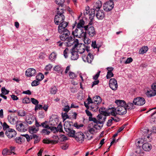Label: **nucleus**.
I'll return each instance as SVG.
<instances>
[{"instance_id": "58836bf2", "label": "nucleus", "mask_w": 156, "mask_h": 156, "mask_svg": "<svg viewBox=\"0 0 156 156\" xmlns=\"http://www.w3.org/2000/svg\"><path fill=\"white\" fill-rule=\"evenodd\" d=\"M18 115L20 116L23 117L26 115V113L24 110H20L17 112Z\"/></svg>"}, {"instance_id": "473e14b6", "label": "nucleus", "mask_w": 156, "mask_h": 156, "mask_svg": "<svg viewBox=\"0 0 156 156\" xmlns=\"http://www.w3.org/2000/svg\"><path fill=\"white\" fill-rule=\"evenodd\" d=\"M148 50V47L147 46H144L140 49L139 51V54H143L146 52Z\"/></svg>"}, {"instance_id": "4be33fe9", "label": "nucleus", "mask_w": 156, "mask_h": 156, "mask_svg": "<svg viewBox=\"0 0 156 156\" xmlns=\"http://www.w3.org/2000/svg\"><path fill=\"white\" fill-rule=\"evenodd\" d=\"M97 117L98 118V123L101 124H103L106 118V116L102 114L98 115Z\"/></svg>"}, {"instance_id": "f8f14e48", "label": "nucleus", "mask_w": 156, "mask_h": 156, "mask_svg": "<svg viewBox=\"0 0 156 156\" xmlns=\"http://www.w3.org/2000/svg\"><path fill=\"white\" fill-rule=\"evenodd\" d=\"M106 114L108 115H111L112 116H116L117 114L116 108H115L114 107L109 108L107 110Z\"/></svg>"}, {"instance_id": "49530a36", "label": "nucleus", "mask_w": 156, "mask_h": 156, "mask_svg": "<svg viewBox=\"0 0 156 156\" xmlns=\"http://www.w3.org/2000/svg\"><path fill=\"white\" fill-rule=\"evenodd\" d=\"M67 112H66L64 113H62V119L64 120H65L69 118V116L67 115Z\"/></svg>"}, {"instance_id": "412c9836", "label": "nucleus", "mask_w": 156, "mask_h": 156, "mask_svg": "<svg viewBox=\"0 0 156 156\" xmlns=\"http://www.w3.org/2000/svg\"><path fill=\"white\" fill-rule=\"evenodd\" d=\"M77 50V52L79 53L82 54L83 53L85 50V45L84 44H78L76 48Z\"/></svg>"}, {"instance_id": "4468645a", "label": "nucleus", "mask_w": 156, "mask_h": 156, "mask_svg": "<svg viewBox=\"0 0 156 156\" xmlns=\"http://www.w3.org/2000/svg\"><path fill=\"white\" fill-rule=\"evenodd\" d=\"M7 119L9 122L12 124H16L17 122V117L14 116L12 114L9 115Z\"/></svg>"}, {"instance_id": "c85d7f7f", "label": "nucleus", "mask_w": 156, "mask_h": 156, "mask_svg": "<svg viewBox=\"0 0 156 156\" xmlns=\"http://www.w3.org/2000/svg\"><path fill=\"white\" fill-rule=\"evenodd\" d=\"M102 6L101 2L99 0L98 1L93 7V8L96 9V10L100 9Z\"/></svg>"}, {"instance_id": "ea45409f", "label": "nucleus", "mask_w": 156, "mask_h": 156, "mask_svg": "<svg viewBox=\"0 0 156 156\" xmlns=\"http://www.w3.org/2000/svg\"><path fill=\"white\" fill-rule=\"evenodd\" d=\"M69 76L70 78L72 79H75L77 77V76L74 73L71 72H69Z\"/></svg>"}, {"instance_id": "4c0bfd02", "label": "nucleus", "mask_w": 156, "mask_h": 156, "mask_svg": "<svg viewBox=\"0 0 156 156\" xmlns=\"http://www.w3.org/2000/svg\"><path fill=\"white\" fill-rule=\"evenodd\" d=\"M65 1V0H56L55 2L57 4L61 6V7L59 6L58 8H61L62 7V6Z\"/></svg>"}, {"instance_id": "6e6552de", "label": "nucleus", "mask_w": 156, "mask_h": 156, "mask_svg": "<svg viewBox=\"0 0 156 156\" xmlns=\"http://www.w3.org/2000/svg\"><path fill=\"white\" fill-rule=\"evenodd\" d=\"M76 140L78 142L81 141V142L84 140L85 136L83 133L81 132H77L75 134L74 137Z\"/></svg>"}, {"instance_id": "13d9d810", "label": "nucleus", "mask_w": 156, "mask_h": 156, "mask_svg": "<svg viewBox=\"0 0 156 156\" xmlns=\"http://www.w3.org/2000/svg\"><path fill=\"white\" fill-rule=\"evenodd\" d=\"M39 84V82L38 81L34 80L31 83V85L32 86H36Z\"/></svg>"}, {"instance_id": "2eb2a0df", "label": "nucleus", "mask_w": 156, "mask_h": 156, "mask_svg": "<svg viewBox=\"0 0 156 156\" xmlns=\"http://www.w3.org/2000/svg\"><path fill=\"white\" fill-rule=\"evenodd\" d=\"M74 36L73 37L70 36L67 39L66 41L67 47H71L73 45L74 43Z\"/></svg>"}, {"instance_id": "a878e982", "label": "nucleus", "mask_w": 156, "mask_h": 156, "mask_svg": "<svg viewBox=\"0 0 156 156\" xmlns=\"http://www.w3.org/2000/svg\"><path fill=\"white\" fill-rule=\"evenodd\" d=\"M34 139V143L37 144L41 140V138L35 134H33L31 135V140Z\"/></svg>"}, {"instance_id": "6e6d98bb", "label": "nucleus", "mask_w": 156, "mask_h": 156, "mask_svg": "<svg viewBox=\"0 0 156 156\" xmlns=\"http://www.w3.org/2000/svg\"><path fill=\"white\" fill-rule=\"evenodd\" d=\"M52 67V66L51 64H49L45 66V69L47 71H49L51 70Z\"/></svg>"}, {"instance_id": "37998d69", "label": "nucleus", "mask_w": 156, "mask_h": 156, "mask_svg": "<svg viewBox=\"0 0 156 156\" xmlns=\"http://www.w3.org/2000/svg\"><path fill=\"white\" fill-rule=\"evenodd\" d=\"M82 38L84 39V42L85 44H88L90 43L91 41L90 39H89L87 37L86 35L85 37Z\"/></svg>"}, {"instance_id": "0eeeda50", "label": "nucleus", "mask_w": 156, "mask_h": 156, "mask_svg": "<svg viewBox=\"0 0 156 156\" xmlns=\"http://www.w3.org/2000/svg\"><path fill=\"white\" fill-rule=\"evenodd\" d=\"M112 0H110L104 5V9L105 11H110L113 9L114 7V4Z\"/></svg>"}, {"instance_id": "cd10ccee", "label": "nucleus", "mask_w": 156, "mask_h": 156, "mask_svg": "<svg viewBox=\"0 0 156 156\" xmlns=\"http://www.w3.org/2000/svg\"><path fill=\"white\" fill-rule=\"evenodd\" d=\"M134 105L133 102H128L127 104L126 103L125 106L127 109L130 110L134 109L135 108V106Z\"/></svg>"}, {"instance_id": "603ef678", "label": "nucleus", "mask_w": 156, "mask_h": 156, "mask_svg": "<svg viewBox=\"0 0 156 156\" xmlns=\"http://www.w3.org/2000/svg\"><path fill=\"white\" fill-rule=\"evenodd\" d=\"M69 145L67 144H65L61 146V148L63 150H66L68 148Z\"/></svg>"}, {"instance_id": "0e129e2a", "label": "nucleus", "mask_w": 156, "mask_h": 156, "mask_svg": "<svg viewBox=\"0 0 156 156\" xmlns=\"http://www.w3.org/2000/svg\"><path fill=\"white\" fill-rule=\"evenodd\" d=\"M8 149L5 148L2 151V154L4 156H6L7 155V153H8Z\"/></svg>"}, {"instance_id": "9d476101", "label": "nucleus", "mask_w": 156, "mask_h": 156, "mask_svg": "<svg viewBox=\"0 0 156 156\" xmlns=\"http://www.w3.org/2000/svg\"><path fill=\"white\" fill-rule=\"evenodd\" d=\"M5 134L9 138H11L16 136V132L14 129L9 128L6 131Z\"/></svg>"}, {"instance_id": "f3484780", "label": "nucleus", "mask_w": 156, "mask_h": 156, "mask_svg": "<svg viewBox=\"0 0 156 156\" xmlns=\"http://www.w3.org/2000/svg\"><path fill=\"white\" fill-rule=\"evenodd\" d=\"M20 121H18L17 122L16 127V129L19 131L20 132H24L25 130H26L25 129L24 126L23 125V124L20 122Z\"/></svg>"}, {"instance_id": "f704fd0d", "label": "nucleus", "mask_w": 156, "mask_h": 156, "mask_svg": "<svg viewBox=\"0 0 156 156\" xmlns=\"http://www.w3.org/2000/svg\"><path fill=\"white\" fill-rule=\"evenodd\" d=\"M36 77L37 80L38 81H41L44 78V76L42 73H38V75L36 76Z\"/></svg>"}, {"instance_id": "c03bdc74", "label": "nucleus", "mask_w": 156, "mask_h": 156, "mask_svg": "<svg viewBox=\"0 0 156 156\" xmlns=\"http://www.w3.org/2000/svg\"><path fill=\"white\" fill-rule=\"evenodd\" d=\"M23 137L20 136L17 137L15 138V140L17 143L21 144L22 142V140L23 139Z\"/></svg>"}, {"instance_id": "c9c22d12", "label": "nucleus", "mask_w": 156, "mask_h": 156, "mask_svg": "<svg viewBox=\"0 0 156 156\" xmlns=\"http://www.w3.org/2000/svg\"><path fill=\"white\" fill-rule=\"evenodd\" d=\"M57 91V89L55 86L52 87H51L50 90V92L52 94H55Z\"/></svg>"}, {"instance_id": "ddd939ff", "label": "nucleus", "mask_w": 156, "mask_h": 156, "mask_svg": "<svg viewBox=\"0 0 156 156\" xmlns=\"http://www.w3.org/2000/svg\"><path fill=\"white\" fill-rule=\"evenodd\" d=\"M64 129L65 131L68 133V135L69 136L73 137H74L75 135V131L71 129L69 127H68L67 126H66L65 124L64 125Z\"/></svg>"}, {"instance_id": "aec40b11", "label": "nucleus", "mask_w": 156, "mask_h": 156, "mask_svg": "<svg viewBox=\"0 0 156 156\" xmlns=\"http://www.w3.org/2000/svg\"><path fill=\"white\" fill-rule=\"evenodd\" d=\"M96 16L97 18L99 20L102 19L105 17V14L103 11L100 9L96 10Z\"/></svg>"}, {"instance_id": "a211bd4d", "label": "nucleus", "mask_w": 156, "mask_h": 156, "mask_svg": "<svg viewBox=\"0 0 156 156\" xmlns=\"http://www.w3.org/2000/svg\"><path fill=\"white\" fill-rule=\"evenodd\" d=\"M36 118L33 115L30 114L26 116V121L29 124H31L36 119Z\"/></svg>"}, {"instance_id": "dca6fc26", "label": "nucleus", "mask_w": 156, "mask_h": 156, "mask_svg": "<svg viewBox=\"0 0 156 156\" xmlns=\"http://www.w3.org/2000/svg\"><path fill=\"white\" fill-rule=\"evenodd\" d=\"M36 73V70L33 68H29L26 71L25 75L26 76L31 77L35 75Z\"/></svg>"}, {"instance_id": "bb28decb", "label": "nucleus", "mask_w": 156, "mask_h": 156, "mask_svg": "<svg viewBox=\"0 0 156 156\" xmlns=\"http://www.w3.org/2000/svg\"><path fill=\"white\" fill-rule=\"evenodd\" d=\"M85 23L83 19H80L77 24L76 28L84 29Z\"/></svg>"}, {"instance_id": "a19ab883", "label": "nucleus", "mask_w": 156, "mask_h": 156, "mask_svg": "<svg viewBox=\"0 0 156 156\" xmlns=\"http://www.w3.org/2000/svg\"><path fill=\"white\" fill-rule=\"evenodd\" d=\"M22 102L25 104L29 103L30 102V99L29 98H25L23 99Z\"/></svg>"}, {"instance_id": "423d86ee", "label": "nucleus", "mask_w": 156, "mask_h": 156, "mask_svg": "<svg viewBox=\"0 0 156 156\" xmlns=\"http://www.w3.org/2000/svg\"><path fill=\"white\" fill-rule=\"evenodd\" d=\"M133 102L135 105H143L145 103V100L143 97H139L134 98Z\"/></svg>"}, {"instance_id": "774afa93", "label": "nucleus", "mask_w": 156, "mask_h": 156, "mask_svg": "<svg viewBox=\"0 0 156 156\" xmlns=\"http://www.w3.org/2000/svg\"><path fill=\"white\" fill-rule=\"evenodd\" d=\"M69 110V107L68 105L65 106L63 109V110L66 112H67Z\"/></svg>"}, {"instance_id": "f257e3e1", "label": "nucleus", "mask_w": 156, "mask_h": 156, "mask_svg": "<svg viewBox=\"0 0 156 156\" xmlns=\"http://www.w3.org/2000/svg\"><path fill=\"white\" fill-rule=\"evenodd\" d=\"M56 14L54 18V22L55 24L59 25L58 27V30L60 32L61 31L60 28L66 27L68 25V23L64 21L65 16L64 15V9L62 7L57 8Z\"/></svg>"}, {"instance_id": "052dcab7", "label": "nucleus", "mask_w": 156, "mask_h": 156, "mask_svg": "<svg viewBox=\"0 0 156 156\" xmlns=\"http://www.w3.org/2000/svg\"><path fill=\"white\" fill-rule=\"evenodd\" d=\"M133 59L131 58H127L125 62V63L126 64L129 63L133 61Z\"/></svg>"}, {"instance_id": "de8ad7c7", "label": "nucleus", "mask_w": 156, "mask_h": 156, "mask_svg": "<svg viewBox=\"0 0 156 156\" xmlns=\"http://www.w3.org/2000/svg\"><path fill=\"white\" fill-rule=\"evenodd\" d=\"M21 136L25 137L27 139V141L28 142H29L30 141V140H31V135H30V136H29L27 134H25L21 135Z\"/></svg>"}, {"instance_id": "c756f323", "label": "nucleus", "mask_w": 156, "mask_h": 156, "mask_svg": "<svg viewBox=\"0 0 156 156\" xmlns=\"http://www.w3.org/2000/svg\"><path fill=\"white\" fill-rule=\"evenodd\" d=\"M94 101V103L95 104H98L100 103L101 101V99L100 97L96 96L93 98Z\"/></svg>"}, {"instance_id": "b1692460", "label": "nucleus", "mask_w": 156, "mask_h": 156, "mask_svg": "<svg viewBox=\"0 0 156 156\" xmlns=\"http://www.w3.org/2000/svg\"><path fill=\"white\" fill-rule=\"evenodd\" d=\"M146 95L149 98L154 96L156 95V91L151 89L148 90L145 93Z\"/></svg>"}, {"instance_id": "72a5a7b5", "label": "nucleus", "mask_w": 156, "mask_h": 156, "mask_svg": "<svg viewBox=\"0 0 156 156\" xmlns=\"http://www.w3.org/2000/svg\"><path fill=\"white\" fill-rule=\"evenodd\" d=\"M54 70L58 73H61L62 74L63 72V69L59 66H55L54 68Z\"/></svg>"}, {"instance_id": "6ab92c4d", "label": "nucleus", "mask_w": 156, "mask_h": 156, "mask_svg": "<svg viewBox=\"0 0 156 156\" xmlns=\"http://www.w3.org/2000/svg\"><path fill=\"white\" fill-rule=\"evenodd\" d=\"M72 54L71 59L73 60H77L79 58V55L78 52L76 51V48H72L71 49Z\"/></svg>"}, {"instance_id": "680f3d73", "label": "nucleus", "mask_w": 156, "mask_h": 156, "mask_svg": "<svg viewBox=\"0 0 156 156\" xmlns=\"http://www.w3.org/2000/svg\"><path fill=\"white\" fill-rule=\"evenodd\" d=\"M91 46L93 47L94 48H98V47H97V45L96 44V42L95 41H92V44H91ZM98 50L99 49H98Z\"/></svg>"}, {"instance_id": "7ed1b4c3", "label": "nucleus", "mask_w": 156, "mask_h": 156, "mask_svg": "<svg viewBox=\"0 0 156 156\" xmlns=\"http://www.w3.org/2000/svg\"><path fill=\"white\" fill-rule=\"evenodd\" d=\"M93 23V21H90L88 25L84 27L85 31H87V32L90 37H93L96 34L94 28L92 26Z\"/></svg>"}, {"instance_id": "9b49d317", "label": "nucleus", "mask_w": 156, "mask_h": 156, "mask_svg": "<svg viewBox=\"0 0 156 156\" xmlns=\"http://www.w3.org/2000/svg\"><path fill=\"white\" fill-rule=\"evenodd\" d=\"M82 58L84 61L90 63L94 59V56L92 54L89 53L87 56L85 55H83Z\"/></svg>"}, {"instance_id": "1a4fd4ad", "label": "nucleus", "mask_w": 156, "mask_h": 156, "mask_svg": "<svg viewBox=\"0 0 156 156\" xmlns=\"http://www.w3.org/2000/svg\"><path fill=\"white\" fill-rule=\"evenodd\" d=\"M109 86L113 90H116L118 87L117 81L115 78H112L109 81Z\"/></svg>"}, {"instance_id": "5701e85b", "label": "nucleus", "mask_w": 156, "mask_h": 156, "mask_svg": "<svg viewBox=\"0 0 156 156\" xmlns=\"http://www.w3.org/2000/svg\"><path fill=\"white\" fill-rule=\"evenodd\" d=\"M96 11V10L94 9H91L88 11V13H89V18L90 21H93L94 18L95 16V12Z\"/></svg>"}, {"instance_id": "864d4df0", "label": "nucleus", "mask_w": 156, "mask_h": 156, "mask_svg": "<svg viewBox=\"0 0 156 156\" xmlns=\"http://www.w3.org/2000/svg\"><path fill=\"white\" fill-rule=\"evenodd\" d=\"M31 101L32 103L35 105H37L38 104V101L34 98H31Z\"/></svg>"}, {"instance_id": "5fc2aeb1", "label": "nucleus", "mask_w": 156, "mask_h": 156, "mask_svg": "<svg viewBox=\"0 0 156 156\" xmlns=\"http://www.w3.org/2000/svg\"><path fill=\"white\" fill-rule=\"evenodd\" d=\"M113 76L114 74L112 72H107V74L106 75V78L107 79H110L111 77H113Z\"/></svg>"}, {"instance_id": "39448f33", "label": "nucleus", "mask_w": 156, "mask_h": 156, "mask_svg": "<svg viewBox=\"0 0 156 156\" xmlns=\"http://www.w3.org/2000/svg\"><path fill=\"white\" fill-rule=\"evenodd\" d=\"M66 27H62V29L60 28L61 30L60 32L58 30V33L62 34L59 36V37L60 39L62 41H66L69 37V35L70 34L69 31L66 28Z\"/></svg>"}, {"instance_id": "79ce46f5", "label": "nucleus", "mask_w": 156, "mask_h": 156, "mask_svg": "<svg viewBox=\"0 0 156 156\" xmlns=\"http://www.w3.org/2000/svg\"><path fill=\"white\" fill-rule=\"evenodd\" d=\"M1 91V94H8L9 92V91L6 90L5 87H3L2 88Z\"/></svg>"}, {"instance_id": "a18cd8bd", "label": "nucleus", "mask_w": 156, "mask_h": 156, "mask_svg": "<svg viewBox=\"0 0 156 156\" xmlns=\"http://www.w3.org/2000/svg\"><path fill=\"white\" fill-rule=\"evenodd\" d=\"M62 126L61 123H59L58 126L57 128V132L59 131L60 132H62Z\"/></svg>"}, {"instance_id": "2f4dec72", "label": "nucleus", "mask_w": 156, "mask_h": 156, "mask_svg": "<svg viewBox=\"0 0 156 156\" xmlns=\"http://www.w3.org/2000/svg\"><path fill=\"white\" fill-rule=\"evenodd\" d=\"M56 56V53L53 52L50 54L49 58L51 61L53 62L55 60Z\"/></svg>"}, {"instance_id": "338daca9", "label": "nucleus", "mask_w": 156, "mask_h": 156, "mask_svg": "<svg viewBox=\"0 0 156 156\" xmlns=\"http://www.w3.org/2000/svg\"><path fill=\"white\" fill-rule=\"evenodd\" d=\"M151 89L156 91V82L153 83L151 86Z\"/></svg>"}, {"instance_id": "4d7b16f0", "label": "nucleus", "mask_w": 156, "mask_h": 156, "mask_svg": "<svg viewBox=\"0 0 156 156\" xmlns=\"http://www.w3.org/2000/svg\"><path fill=\"white\" fill-rule=\"evenodd\" d=\"M89 119V121H92L94 122V123H96L97 124L98 123V120H97L96 118L90 117Z\"/></svg>"}, {"instance_id": "e433bc0d", "label": "nucleus", "mask_w": 156, "mask_h": 156, "mask_svg": "<svg viewBox=\"0 0 156 156\" xmlns=\"http://www.w3.org/2000/svg\"><path fill=\"white\" fill-rule=\"evenodd\" d=\"M38 128L36 129L35 126H33L30 128L29 131L31 133H36L38 130Z\"/></svg>"}, {"instance_id": "f03ea898", "label": "nucleus", "mask_w": 156, "mask_h": 156, "mask_svg": "<svg viewBox=\"0 0 156 156\" xmlns=\"http://www.w3.org/2000/svg\"><path fill=\"white\" fill-rule=\"evenodd\" d=\"M115 103L118 105L116 108L117 114L120 115L125 114L127 112V108L125 106L126 102L123 100H116Z\"/></svg>"}, {"instance_id": "69168bd1", "label": "nucleus", "mask_w": 156, "mask_h": 156, "mask_svg": "<svg viewBox=\"0 0 156 156\" xmlns=\"http://www.w3.org/2000/svg\"><path fill=\"white\" fill-rule=\"evenodd\" d=\"M42 132L45 133V134L48 135L50 133V132L45 129H43L42 130Z\"/></svg>"}, {"instance_id": "09e8293b", "label": "nucleus", "mask_w": 156, "mask_h": 156, "mask_svg": "<svg viewBox=\"0 0 156 156\" xmlns=\"http://www.w3.org/2000/svg\"><path fill=\"white\" fill-rule=\"evenodd\" d=\"M47 122H48L47 121H45V122L41 123V125L44 128L48 129L49 125L47 124Z\"/></svg>"}, {"instance_id": "e2e57ef3", "label": "nucleus", "mask_w": 156, "mask_h": 156, "mask_svg": "<svg viewBox=\"0 0 156 156\" xmlns=\"http://www.w3.org/2000/svg\"><path fill=\"white\" fill-rule=\"evenodd\" d=\"M74 126L77 129H79L81 127H82L83 125L82 124L78 125L77 123H76L74 124Z\"/></svg>"}, {"instance_id": "7c9ffc66", "label": "nucleus", "mask_w": 156, "mask_h": 156, "mask_svg": "<svg viewBox=\"0 0 156 156\" xmlns=\"http://www.w3.org/2000/svg\"><path fill=\"white\" fill-rule=\"evenodd\" d=\"M58 141L55 140H50L48 139H44L43 140V142L46 144H54L57 143Z\"/></svg>"}, {"instance_id": "393cba45", "label": "nucleus", "mask_w": 156, "mask_h": 156, "mask_svg": "<svg viewBox=\"0 0 156 156\" xmlns=\"http://www.w3.org/2000/svg\"><path fill=\"white\" fill-rule=\"evenodd\" d=\"M143 150L146 151H149L152 148L151 144L148 143H145L142 146Z\"/></svg>"}, {"instance_id": "bf43d9fd", "label": "nucleus", "mask_w": 156, "mask_h": 156, "mask_svg": "<svg viewBox=\"0 0 156 156\" xmlns=\"http://www.w3.org/2000/svg\"><path fill=\"white\" fill-rule=\"evenodd\" d=\"M2 126L3 127V129L4 130L9 127V126L5 122H4L2 124Z\"/></svg>"}, {"instance_id": "20e7f679", "label": "nucleus", "mask_w": 156, "mask_h": 156, "mask_svg": "<svg viewBox=\"0 0 156 156\" xmlns=\"http://www.w3.org/2000/svg\"><path fill=\"white\" fill-rule=\"evenodd\" d=\"M83 29L76 28L74 31L72 32V34L77 38H82L85 37L86 32Z\"/></svg>"}, {"instance_id": "8fccbe9b", "label": "nucleus", "mask_w": 156, "mask_h": 156, "mask_svg": "<svg viewBox=\"0 0 156 156\" xmlns=\"http://www.w3.org/2000/svg\"><path fill=\"white\" fill-rule=\"evenodd\" d=\"M69 51V49L67 48H66L63 51V55L64 57L66 58L68 57L67 52Z\"/></svg>"}, {"instance_id": "3c124183", "label": "nucleus", "mask_w": 156, "mask_h": 156, "mask_svg": "<svg viewBox=\"0 0 156 156\" xmlns=\"http://www.w3.org/2000/svg\"><path fill=\"white\" fill-rule=\"evenodd\" d=\"M42 109V105H36L35 108V110L36 111L38 109Z\"/></svg>"}]
</instances>
